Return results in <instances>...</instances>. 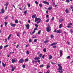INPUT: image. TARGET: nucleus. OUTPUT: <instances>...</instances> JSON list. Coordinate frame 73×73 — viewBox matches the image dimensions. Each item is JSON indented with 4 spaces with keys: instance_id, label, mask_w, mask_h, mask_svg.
<instances>
[{
    "instance_id": "f257e3e1",
    "label": "nucleus",
    "mask_w": 73,
    "mask_h": 73,
    "mask_svg": "<svg viewBox=\"0 0 73 73\" xmlns=\"http://www.w3.org/2000/svg\"><path fill=\"white\" fill-rule=\"evenodd\" d=\"M24 62V59L21 58L19 60V63H23Z\"/></svg>"
},
{
    "instance_id": "f03ea898",
    "label": "nucleus",
    "mask_w": 73,
    "mask_h": 73,
    "mask_svg": "<svg viewBox=\"0 0 73 73\" xmlns=\"http://www.w3.org/2000/svg\"><path fill=\"white\" fill-rule=\"evenodd\" d=\"M50 26H48V27H47L46 28V31L47 32H50V31L51 30V29H50Z\"/></svg>"
},
{
    "instance_id": "7ed1b4c3",
    "label": "nucleus",
    "mask_w": 73,
    "mask_h": 73,
    "mask_svg": "<svg viewBox=\"0 0 73 73\" xmlns=\"http://www.w3.org/2000/svg\"><path fill=\"white\" fill-rule=\"evenodd\" d=\"M58 65L59 67V68L57 69L58 70H62V67L61 66V64H58Z\"/></svg>"
},
{
    "instance_id": "20e7f679",
    "label": "nucleus",
    "mask_w": 73,
    "mask_h": 73,
    "mask_svg": "<svg viewBox=\"0 0 73 73\" xmlns=\"http://www.w3.org/2000/svg\"><path fill=\"white\" fill-rule=\"evenodd\" d=\"M16 59L15 58H13L11 60V62L12 63H14V62H16Z\"/></svg>"
},
{
    "instance_id": "39448f33",
    "label": "nucleus",
    "mask_w": 73,
    "mask_h": 73,
    "mask_svg": "<svg viewBox=\"0 0 73 73\" xmlns=\"http://www.w3.org/2000/svg\"><path fill=\"white\" fill-rule=\"evenodd\" d=\"M26 28L27 29H29V28H30V26L29 24L28 23L26 25Z\"/></svg>"
},
{
    "instance_id": "423d86ee",
    "label": "nucleus",
    "mask_w": 73,
    "mask_h": 73,
    "mask_svg": "<svg viewBox=\"0 0 73 73\" xmlns=\"http://www.w3.org/2000/svg\"><path fill=\"white\" fill-rule=\"evenodd\" d=\"M10 25L11 27H15V26L16 25V24H13L12 23H11Z\"/></svg>"
},
{
    "instance_id": "0eeeda50",
    "label": "nucleus",
    "mask_w": 73,
    "mask_h": 73,
    "mask_svg": "<svg viewBox=\"0 0 73 73\" xmlns=\"http://www.w3.org/2000/svg\"><path fill=\"white\" fill-rule=\"evenodd\" d=\"M40 58H39L38 57L36 56L34 60H40Z\"/></svg>"
},
{
    "instance_id": "6e6552de",
    "label": "nucleus",
    "mask_w": 73,
    "mask_h": 73,
    "mask_svg": "<svg viewBox=\"0 0 73 73\" xmlns=\"http://www.w3.org/2000/svg\"><path fill=\"white\" fill-rule=\"evenodd\" d=\"M56 33H62V31H61V30H57L56 31Z\"/></svg>"
},
{
    "instance_id": "1a4fd4ad",
    "label": "nucleus",
    "mask_w": 73,
    "mask_h": 73,
    "mask_svg": "<svg viewBox=\"0 0 73 73\" xmlns=\"http://www.w3.org/2000/svg\"><path fill=\"white\" fill-rule=\"evenodd\" d=\"M38 21L37 22V24H38L39 23H41V21H42L41 19L40 18H38Z\"/></svg>"
},
{
    "instance_id": "9d476101",
    "label": "nucleus",
    "mask_w": 73,
    "mask_h": 73,
    "mask_svg": "<svg viewBox=\"0 0 73 73\" xmlns=\"http://www.w3.org/2000/svg\"><path fill=\"white\" fill-rule=\"evenodd\" d=\"M65 12L66 13H68L69 12V9H66Z\"/></svg>"
},
{
    "instance_id": "9b49d317",
    "label": "nucleus",
    "mask_w": 73,
    "mask_h": 73,
    "mask_svg": "<svg viewBox=\"0 0 73 73\" xmlns=\"http://www.w3.org/2000/svg\"><path fill=\"white\" fill-rule=\"evenodd\" d=\"M57 44V42L56 43H53L52 44L50 45V46H53V45H56Z\"/></svg>"
},
{
    "instance_id": "f8f14e48",
    "label": "nucleus",
    "mask_w": 73,
    "mask_h": 73,
    "mask_svg": "<svg viewBox=\"0 0 73 73\" xmlns=\"http://www.w3.org/2000/svg\"><path fill=\"white\" fill-rule=\"evenodd\" d=\"M37 17H35V22H36V21H37L38 20V18H37Z\"/></svg>"
},
{
    "instance_id": "ddd939ff",
    "label": "nucleus",
    "mask_w": 73,
    "mask_h": 73,
    "mask_svg": "<svg viewBox=\"0 0 73 73\" xmlns=\"http://www.w3.org/2000/svg\"><path fill=\"white\" fill-rule=\"evenodd\" d=\"M64 21V19H61L59 20V22H62V21Z\"/></svg>"
},
{
    "instance_id": "4468645a",
    "label": "nucleus",
    "mask_w": 73,
    "mask_h": 73,
    "mask_svg": "<svg viewBox=\"0 0 73 73\" xmlns=\"http://www.w3.org/2000/svg\"><path fill=\"white\" fill-rule=\"evenodd\" d=\"M1 12L2 13H4L5 12V11H4V10H3V9H2Z\"/></svg>"
},
{
    "instance_id": "2eb2a0df",
    "label": "nucleus",
    "mask_w": 73,
    "mask_h": 73,
    "mask_svg": "<svg viewBox=\"0 0 73 73\" xmlns=\"http://www.w3.org/2000/svg\"><path fill=\"white\" fill-rule=\"evenodd\" d=\"M60 56H62V50L60 51Z\"/></svg>"
},
{
    "instance_id": "dca6fc26",
    "label": "nucleus",
    "mask_w": 73,
    "mask_h": 73,
    "mask_svg": "<svg viewBox=\"0 0 73 73\" xmlns=\"http://www.w3.org/2000/svg\"><path fill=\"white\" fill-rule=\"evenodd\" d=\"M36 16V14H35L33 16H32V17L33 18V19Z\"/></svg>"
},
{
    "instance_id": "f3484780",
    "label": "nucleus",
    "mask_w": 73,
    "mask_h": 73,
    "mask_svg": "<svg viewBox=\"0 0 73 73\" xmlns=\"http://www.w3.org/2000/svg\"><path fill=\"white\" fill-rule=\"evenodd\" d=\"M15 23H16V24H18L19 23V21H18V20L17 19H16L15 21Z\"/></svg>"
},
{
    "instance_id": "a211bd4d",
    "label": "nucleus",
    "mask_w": 73,
    "mask_h": 73,
    "mask_svg": "<svg viewBox=\"0 0 73 73\" xmlns=\"http://www.w3.org/2000/svg\"><path fill=\"white\" fill-rule=\"evenodd\" d=\"M28 61H29V59H28V58H27V59H25V62Z\"/></svg>"
},
{
    "instance_id": "6ab92c4d",
    "label": "nucleus",
    "mask_w": 73,
    "mask_h": 73,
    "mask_svg": "<svg viewBox=\"0 0 73 73\" xmlns=\"http://www.w3.org/2000/svg\"><path fill=\"white\" fill-rule=\"evenodd\" d=\"M62 24H60V25H59V28L60 29V28H62Z\"/></svg>"
},
{
    "instance_id": "aec40b11",
    "label": "nucleus",
    "mask_w": 73,
    "mask_h": 73,
    "mask_svg": "<svg viewBox=\"0 0 73 73\" xmlns=\"http://www.w3.org/2000/svg\"><path fill=\"white\" fill-rule=\"evenodd\" d=\"M12 35H11V34H10L9 36L7 38V39L8 40H9V38H10V37Z\"/></svg>"
},
{
    "instance_id": "412c9836",
    "label": "nucleus",
    "mask_w": 73,
    "mask_h": 73,
    "mask_svg": "<svg viewBox=\"0 0 73 73\" xmlns=\"http://www.w3.org/2000/svg\"><path fill=\"white\" fill-rule=\"evenodd\" d=\"M48 9H49V10H51V9H52V6L49 7Z\"/></svg>"
},
{
    "instance_id": "4be33fe9",
    "label": "nucleus",
    "mask_w": 73,
    "mask_h": 73,
    "mask_svg": "<svg viewBox=\"0 0 73 73\" xmlns=\"http://www.w3.org/2000/svg\"><path fill=\"white\" fill-rule=\"evenodd\" d=\"M27 11H25L24 12V13L25 14V16L26 15H27Z\"/></svg>"
},
{
    "instance_id": "5701e85b",
    "label": "nucleus",
    "mask_w": 73,
    "mask_h": 73,
    "mask_svg": "<svg viewBox=\"0 0 73 73\" xmlns=\"http://www.w3.org/2000/svg\"><path fill=\"white\" fill-rule=\"evenodd\" d=\"M9 4V3L8 2H7L6 4H5L4 5L5 6H8V5Z\"/></svg>"
},
{
    "instance_id": "b1692460",
    "label": "nucleus",
    "mask_w": 73,
    "mask_h": 73,
    "mask_svg": "<svg viewBox=\"0 0 73 73\" xmlns=\"http://www.w3.org/2000/svg\"><path fill=\"white\" fill-rule=\"evenodd\" d=\"M52 56L51 55H50L49 58V60H50V59H52Z\"/></svg>"
},
{
    "instance_id": "393cba45",
    "label": "nucleus",
    "mask_w": 73,
    "mask_h": 73,
    "mask_svg": "<svg viewBox=\"0 0 73 73\" xmlns=\"http://www.w3.org/2000/svg\"><path fill=\"white\" fill-rule=\"evenodd\" d=\"M39 6L40 7V8H41L42 7V4H39Z\"/></svg>"
},
{
    "instance_id": "a878e982",
    "label": "nucleus",
    "mask_w": 73,
    "mask_h": 73,
    "mask_svg": "<svg viewBox=\"0 0 73 73\" xmlns=\"http://www.w3.org/2000/svg\"><path fill=\"white\" fill-rule=\"evenodd\" d=\"M41 32V30H40L38 32V35H39V34H40V33Z\"/></svg>"
},
{
    "instance_id": "bb28decb",
    "label": "nucleus",
    "mask_w": 73,
    "mask_h": 73,
    "mask_svg": "<svg viewBox=\"0 0 73 73\" xmlns=\"http://www.w3.org/2000/svg\"><path fill=\"white\" fill-rule=\"evenodd\" d=\"M2 65L3 66H4V67H5V66H6V65L5 64H4V63L2 62Z\"/></svg>"
},
{
    "instance_id": "cd10ccee",
    "label": "nucleus",
    "mask_w": 73,
    "mask_h": 73,
    "mask_svg": "<svg viewBox=\"0 0 73 73\" xmlns=\"http://www.w3.org/2000/svg\"><path fill=\"white\" fill-rule=\"evenodd\" d=\"M51 38H53L54 37V36L53 35H50Z\"/></svg>"
},
{
    "instance_id": "c85d7f7f",
    "label": "nucleus",
    "mask_w": 73,
    "mask_h": 73,
    "mask_svg": "<svg viewBox=\"0 0 73 73\" xmlns=\"http://www.w3.org/2000/svg\"><path fill=\"white\" fill-rule=\"evenodd\" d=\"M49 42V40H47L44 41V42L46 43V42Z\"/></svg>"
},
{
    "instance_id": "c756f323",
    "label": "nucleus",
    "mask_w": 73,
    "mask_h": 73,
    "mask_svg": "<svg viewBox=\"0 0 73 73\" xmlns=\"http://www.w3.org/2000/svg\"><path fill=\"white\" fill-rule=\"evenodd\" d=\"M26 54H29V51L28 50H27L26 52Z\"/></svg>"
},
{
    "instance_id": "7c9ffc66",
    "label": "nucleus",
    "mask_w": 73,
    "mask_h": 73,
    "mask_svg": "<svg viewBox=\"0 0 73 73\" xmlns=\"http://www.w3.org/2000/svg\"><path fill=\"white\" fill-rule=\"evenodd\" d=\"M37 39H35L34 40V42H37Z\"/></svg>"
},
{
    "instance_id": "2f4dec72",
    "label": "nucleus",
    "mask_w": 73,
    "mask_h": 73,
    "mask_svg": "<svg viewBox=\"0 0 73 73\" xmlns=\"http://www.w3.org/2000/svg\"><path fill=\"white\" fill-rule=\"evenodd\" d=\"M7 24H8V23L6 22H5V27L7 26Z\"/></svg>"
},
{
    "instance_id": "473e14b6",
    "label": "nucleus",
    "mask_w": 73,
    "mask_h": 73,
    "mask_svg": "<svg viewBox=\"0 0 73 73\" xmlns=\"http://www.w3.org/2000/svg\"><path fill=\"white\" fill-rule=\"evenodd\" d=\"M43 51L44 52H45L46 51V48H45L43 50Z\"/></svg>"
},
{
    "instance_id": "72a5a7b5",
    "label": "nucleus",
    "mask_w": 73,
    "mask_h": 73,
    "mask_svg": "<svg viewBox=\"0 0 73 73\" xmlns=\"http://www.w3.org/2000/svg\"><path fill=\"white\" fill-rule=\"evenodd\" d=\"M8 46H9V44H7L6 46H5L4 47V48H6V47H8Z\"/></svg>"
},
{
    "instance_id": "f704fd0d",
    "label": "nucleus",
    "mask_w": 73,
    "mask_h": 73,
    "mask_svg": "<svg viewBox=\"0 0 73 73\" xmlns=\"http://www.w3.org/2000/svg\"><path fill=\"white\" fill-rule=\"evenodd\" d=\"M52 64V65H55L56 64V63L55 62H51Z\"/></svg>"
},
{
    "instance_id": "c9c22d12",
    "label": "nucleus",
    "mask_w": 73,
    "mask_h": 73,
    "mask_svg": "<svg viewBox=\"0 0 73 73\" xmlns=\"http://www.w3.org/2000/svg\"><path fill=\"white\" fill-rule=\"evenodd\" d=\"M42 67H44V64H42V65H41L40 66V68H42Z\"/></svg>"
},
{
    "instance_id": "e433bc0d",
    "label": "nucleus",
    "mask_w": 73,
    "mask_h": 73,
    "mask_svg": "<svg viewBox=\"0 0 73 73\" xmlns=\"http://www.w3.org/2000/svg\"><path fill=\"white\" fill-rule=\"evenodd\" d=\"M15 68H12V69L11 70V71L13 72V71H14L15 70Z\"/></svg>"
},
{
    "instance_id": "4c0bfd02",
    "label": "nucleus",
    "mask_w": 73,
    "mask_h": 73,
    "mask_svg": "<svg viewBox=\"0 0 73 73\" xmlns=\"http://www.w3.org/2000/svg\"><path fill=\"white\" fill-rule=\"evenodd\" d=\"M42 54H40V55H39V57H40V58H41V57H42Z\"/></svg>"
},
{
    "instance_id": "58836bf2",
    "label": "nucleus",
    "mask_w": 73,
    "mask_h": 73,
    "mask_svg": "<svg viewBox=\"0 0 73 73\" xmlns=\"http://www.w3.org/2000/svg\"><path fill=\"white\" fill-rule=\"evenodd\" d=\"M49 21V19H47L46 20V22H48Z\"/></svg>"
},
{
    "instance_id": "ea45409f",
    "label": "nucleus",
    "mask_w": 73,
    "mask_h": 73,
    "mask_svg": "<svg viewBox=\"0 0 73 73\" xmlns=\"http://www.w3.org/2000/svg\"><path fill=\"white\" fill-rule=\"evenodd\" d=\"M3 46L1 45L0 46V49H3Z\"/></svg>"
},
{
    "instance_id": "a19ab883",
    "label": "nucleus",
    "mask_w": 73,
    "mask_h": 73,
    "mask_svg": "<svg viewBox=\"0 0 73 73\" xmlns=\"http://www.w3.org/2000/svg\"><path fill=\"white\" fill-rule=\"evenodd\" d=\"M35 3L36 4H38V2L36 1H35Z\"/></svg>"
},
{
    "instance_id": "79ce46f5",
    "label": "nucleus",
    "mask_w": 73,
    "mask_h": 73,
    "mask_svg": "<svg viewBox=\"0 0 73 73\" xmlns=\"http://www.w3.org/2000/svg\"><path fill=\"white\" fill-rule=\"evenodd\" d=\"M29 41L30 42H32V39H30L29 40Z\"/></svg>"
},
{
    "instance_id": "37998d69",
    "label": "nucleus",
    "mask_w": 73,
    "mask_h": 73,
    "mask_svg": "<svg viewBox=\"0 0 73 73\" xmlns=\"http://www.w3.org/2000/svg\"><path fill=\"white\" fill-rule=\"evenodd\" d=\"M68 25H73V24L72 23H70L68 24Z\"/></svg>"
},
{
    "instance_id": "c03bdc74",
    "label": "nucleus",
    "mask_w": 73,
    "mask_h": 73,
    "mask_svg": "<svg viewBox=\"0 0 73 73\" xmlns=\"http://www.w3.org/2000/svg\"><path fill=\"white\" fill-rule=\"evenodd\" d=\"M35 27H36V28L38 27V25L37 24H35Z\"/></svg>"
},
{
    "instance_id": "a18cd8bd",
    "label": "nucleus",
    "mask_w": 73,
    "mask_h": 73,
    "mask_svg": "<svg viewBox=\"0 0 73 73\" xmlns=\"http://www.w3.org/2000/svg\"><path fill=\"white\" fill-rule=\"evenodd\" d=\"M47 2L45 1H43V3H44V4H46V3H47Z\"/></svg>"
},
{
    "instance_id": "49530a36",
    "label": "nucleus",
    "mask_w": 73,
    "mask_h": 73,
    "mask_svg": "<svg viewBox=\"0 0 73 73\" xmlns=\"http://www.w3.org/2000/svg\"><path fill=\"white\" fill-rule=\"evenodd\" d=\"M49 67H50V66H49L48 65L46 67V69H48V68H49Z\"/></svg>"
},
{
    "instance_id": "de8ad7c7",
    "label": "nucleus",
    "mask_w": 73,
    "mask_h": 73,
    "mask_svg": "<svg viewBox=\"0 0 73 73\" xmlns=\"http://www.w3.org/2000/svg\"><path fill=\"white\" fill-rule=\"evenodd\" d=\"M54 17H52L51 19V21H53V20H54Z\"/></svg>"
},
{
    "instance_id": "09e8293b",
    "label": "nucleus",
    "mask_w": 73,
    "mask_h": 73,
    "mask_svg": "<svg viewBox=\"0 0 73 73\" xmlns=\"http://www.w3.org/2000/svg\"><path fill=\"white\" fill-rule=\"evenodd\" d=\"M66 1L67 2V3H69L70 2V1L69 0H66Z\"/></svg>"
},
{
    "instance_id": "8fccbe9b",
    "label": "nucleus",
    "mask_w": 73,
    "mask_h": 73,
    "mask_svg": "<svg viewBox=\"0 0 73 73\" xmlns=\"http://www.w3.org/2000/svg\"><path fill=\"white\" fill-rule=\"evenodd\" d=\"M27 5L29 7H31V5L29 4H28Z\"/></svg>"
},
{
    "instance_id": "3c124183",
    "label": "nucleus",
    "mask_w": 73,
    "mask_h": 73,
    "mask_svg": "<svg viewBox=\"0 0 73 73\" xmlns=\"http://www.w3.org/2000/svg\"><path fill=\"white\" fill-rule=\"evenodd\" d=\"M45 57V55H43L42 56V58H44Z\"/></svg>"
},
{
    "instance_id": "603ef678",
    "label": "nucleus",
    "mask_w": 73,
    "mask_h": 73,
    "mask_svg": "<svg viewBox=\"0 0 73 73\" xmlns=\"http://www.w3.org/2000/svg\"><path fill=\"white\" fill-rule=\"evenodd\" d=\"M19 44H18L16 46V48H19Z\"/></svg>"
},
{
    "instance_id": "864d4df0",
    "label": "nucleus",
    "mask_w": 73,
    "mask_h": 73,
    "mask_svg": "<svg viewBox=\"0 0 73 73\" xmlns=\"http://www.w3.org/2000/svg\"><path fill=\"white\" fill-rule=\"evenodd\" d=\"M37 29V28L36 27V28L34 29V31H36Z\"/></svg>"
},
{
    "instance_id": "5fc2aeb1",
    "label": "nucleus",
    "mask_w": 73,
    "mask_h": 73,
    "mask_svg": "<svg viewBox=\"0 0 73 73\" xmlns=\"http://www.w3.org/2000/svg\"><path fill=\"white\" fill-rule=\"evenodd\" d=\"M35 32H36V31H35V30H34L32 32L33 34V33H35Z\"/></svg>"
},
{
    "instance_id": "6e6d98bb",
    "label": "nucleus",
    "mask_w": 73,
    "mask_h": 73,
    "mask_svg": "<svg viewBox=\"0 0 73 73\" xmlns=\"http://www.w3.org/2000/svg\"><path fill=\"white\" fill-rule=\"evenodd\" d=\"M6 7H5V10H7V8L8 7L7 6H6Z\"/></svg>"
},
{
    "instance_id": "4d7b16f0",
    "label": "nucleus",
    "mask_w": 73,
    "mask_h": 73,
    "mask_svg": "<svg viewBox=\"0 0 73 73\" xmlns=\"http://www.w3.org/2000/svg\"><path fill=\"white\" fill-rule=\"evenodd\" d=\"M67 58L68 59L70 58V56H67Z\"/></svg>"
},
{
    "instance_id": "13d9d810",
    "label": "nucleus",
    "mask_w": 73,
    "mask_h": 73,
    "mask_svg": "<svg viewBox=\"0 0 73 73\" xmlns=\"http://www.w3.org/2000/svg\"><path fill=\"white\" fill-rule=\"evenodd\" d=\"M35 60H34L33 61H32V63L33 64H35Z\"/></svg>"
},
{
    "instance_id": "bf43d9fd",
    "label": "nucleus",
    "mask_w": 73,
    "mask_h": 73,
    "mask_svg": "<svg viewBox=\"0 0 73 73\" xmlns=\"http://www.w3.org/2000/svg\"><path fill=\"white\" fill-rule=\"evenodd\" d=\"M70 32L71 33H72V32H73V30H72V29H71L70 30Z\"/></svg>"
},
{
    "instance_id": "052dcab7",
    "label": "nucleus",
    "mask_w": 73,
    "mask_h": 73,
    "mask_svg": "<svg viewBox=\"0 0 73 73\" xmlns=\"http://www.w3.org/2000/svg\"><path fill=\"white\" fill-rule=\"evenodd\" d=\"M22 66L23 68H25V65H23Z\"/></svg>"
},
{
    "instance_id": "680f3d73",
    "label": "nucleus",
    "mask_w": 73,
    "mask_h": 73,
    "mask_svg": "<svg viewBox=\"0 0 73 73\" xmlns=\"http://www.w3.org/2000/svg\"><path fill=\"white\" fill-rule=\"evenodd\" d=\"M37 62H38V63H40V60H37Z\"/></svg>"
},
{
    "instance_id": "e2e57ef3",
    "label": "nucleus",
    "mask_w": 73,
    "mask_h": 73,
    "mask_svg": "<svg viewBox=\"0 0 73 73\" xmlns=\"http://www.w3.org/2000/svg\"><path fill=\"white\" fill-rule=\"evenodd\" d=\"M48 12H49V11H48V10H47L46 12V13H47V14H48Z\"/></svg>"
},
{
    "instance_id": "0e129e2a",
    "label": "nucleus",
    "mask_w": 73,
    "mask_h": 73,
    "mask_svg": "<svg viewBox=\"0 0 73 73\" xmlns=\"http://www.w3.org/2000/svg\"><path fill=\"white\" fill-rule=\"evenodd\" d=\"M53 48H56V46H53Z\"/></svg>"
},
{
    "instance_id": "69168bd1",
    "label": "nucleus",
    "mask_w": 73,
    "mask_h": 73,
    "mask_svg": "<svg viewBox=\"0 0 73 73\" xmlns=\"http://www.w3.org/2000/svg\"><path fill=\"white\" fill-rule=\"evenodd\" d=\"M46 4H47V5H49V3L47 2L46 3Z\"/></svg>"
},
{
    "instance_id": "338daca9",
    "label": "nucleus",
    "mask_w": 73,
    "mask_h": 73,
    "mask_svg": "<svg viewBox=\"0 0 73 73\" xmlns=\"http://www.w3.org/2000/svg\"><path fill=\"white\" fill-rule=\"evenodd\" d=\"M56 31H57V29H56L54 31V32H56Z\"/></svg>"
},
{
    "instance_id": "774afa93",
    "label": "nucleus",
    "mask_w": 73,
    "mask_h": 73,
    "mask_svg": "<svg viewBox=\"0 0 73 73\" xmlns=\"http://www.w3.org/2000/svg\"><path fill=\"white\" fill-rule=\"evenodd\" d=\"M70 7L71 9H73V7H72V5H71V6H70Z\"/></svg>"
}]
</instances>
